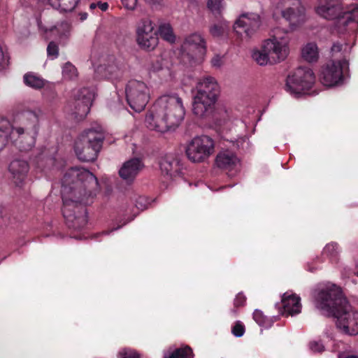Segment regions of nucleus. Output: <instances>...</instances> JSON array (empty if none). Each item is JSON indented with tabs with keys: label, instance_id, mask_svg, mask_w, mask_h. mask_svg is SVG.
Segmentation results:
<instances>
[{
	"label": "nucleus",
	"instance_id": "obj_1",
	"mask_svg": "<svg viewBox=\"0 0 358 358\" xmlns=\"http://www.w3.org/2000/svg\"><path fill=\"white\" fill-rule=\"evenodd\" d=\"M62 184L63 215L69 228L80 230L87 223V210L83 203L95 194L98 180L85 169L71 168L65 173Z\"/></svg>",
	"mask_w": 358,
	"mask_h": 358
},
{
	"label": "nucleus",
	"instance_id": "obj_2",
	"mask_svg": "<svg viewBox=\"0 0 358 358\" xmlns=\"http://www.w3.org/2000/svg\"><path fill=\"white\" fill-rule=\"evenodd\" d=\"M185 114L182 100L177 94L160 96L147 113L145 126L162 133L174 130L182 122Z\"/></svg>",
	"mask_w": 358,
	"mask_h": 358
},
{
	"label": "nucleus",
	"instance_id": "obj_3",
	"mask_svg": "<svg viewBox=\"0 0 358 358\" xmlns=\"http://www.w3.org/2000/svg\"><path fill=\"white\" fill-rule=\"evenodd\" d=\"M220 94V87L215 78L206 76L200 78L195 87L192 105L193 114L200 119L212 117Z\"/></svg>",
	"mask_w": 358,
	"mask_h": 358
},
{
	"label": "nucleus",
	"instance_id": "obj_4",
	"mask_svg": "<svg viewBox=\"0 0 358 358\" xmlns=\"http://www.w3.org/2000/svg\"><path fill=\"white\" fill-rule=\"evenodd\" d=\"M342 8L337 1L331 0L320 6L317 13L327 20L336 18L335 27L338 33L343 34L351 23H358V6L352 5L346 10L341 12Z\"/></svg>",
	"mask_w": 358,
	"mask_h": 358
},
{
	"label": "nucleus",
	"instance_id": "obj_5",
	"mask_svg": "<svg viewBox=\"0 0 358 358\" xmlns=\"http://www.w3.org/2000/svg\"><path fill=\"white\" fill-rule=\"evenodd\" d=\"M105 137L101 128L90 129L82 134L75 143V152L83 162L95 160L100 152Z\"/></svg>",
	"mask_w": 358,
	"mask_h": 358
},
{
	"label": "nucleus",
	"instance_id": "obj_6",
	"mask_svg": "<svg viewBox=\"0 0 358 358\" xmlns=\"http://www.w3.org/2000/svg\"><path fill=\"white\" fill-rule=\"evenodd\" d=\"M21 125L12 129L10 134L19 136L18 147L22 151L30 150L35 144L38 134V116L33 111H27L20 115Z\"/></svg>",
	"mask_w": 358,
	"mask_h": 358
},
{
	"label": "nucleus",
	"instance_id": "obj_7",
	"mask_svg": "<svg viewBox=\"0 0 358 358\" xmlns=\"http://www.w3.org/2000/svg\"><path fill=\"white\" fill-rule=\"evenodd\" d=\"M346 301L340 289L336 287L320 290L315 296L316 308L328 317L338 315V311L345 308Z\"/></svg>",
	"mask_w": 358,
	"mask_h": 358
},
{
	"label": "nucleus",
	"instance_id": "obj_8",
	"mask_svg": "<svg viewBox=\"0 0 358 358\" xmlns=\"http://www.w3.org/2000/svg\"><path fill=\"white\" fill-rule=\"evenodd\" d=\"M315 81V77L310 69L299 67L288 76L286 88L291 94L299 95L310 90Z\"/></svg>",
	"mask_w": 358,
	"mask_h": 358
},
{
	"label": "nucleus",
	"instance_id": "obj_9",
	"mask_svg": "<svg viewBox=\"0 0 358 358\" xmlns=\"http://www.w3.org/2000/svg\"><path fill=\"white\" fill-rule=\"evenodd\" d=\"M214 151V142L208 136L194 137L187 145L186 155L192 162L199 163L207 159Z\"/></svg>",
	"mask_w": 358,
	"mask_h": 358
},
{
	"label": "nucleus",
	"instance_id": "obj_10",
	"mask_svg": "<svg viewBox=\"0 0 358 358\" xmlns=\"http://www.w3.org/2000/svg\"><path fill=\"white\" fill-rule=\"evenodd\" d=\"M183 57L190 60H201L206 52V42L204 38L198 33L188 35L184 40L182 46Z\"/></svg>",
	"mask_w": 358,
	"mask_h": 358
},
{
	"label": "nucleus",
	"instance_id": "obj_11",
	"mask_svg": "<svg viewBox=\"0 0 358 358\" xmlns=\"http://www.w3.org/2000/svg\"><path fill=\"white\" fill-rule=\"evenodd\" d=\"M138 45L145 50H154L158 44L157 32L154 30V24L148 17L141 20L137 27Z\"/></svg>",
	"mask_w": 358,
	"mask_h": 358
},
{
	"label": "nucleus",
	"instance_id": "obj_12",
	"mask_svg": "<svg viewBox=\"0 0 358 358\" xmlns=\"http://www.w3.org/2000/svg\"><path fill=\"white\" fill-rule=\"evenodd\" d=\"M261 24L262 20L259 14L248 13L239 16L234 24V28L238 35L250 38L257 31Z\"/></svg>",
	"mask_w": 358,
	"mask_h": 358
},
{
	"label": "nucleus",
	"instance_id": "obj_13",
	"mask_svg": "<svg viewBox=\"0 0 358 358\" xmlns=\"http://www.w3.org/2000/svg\"><path fill=\"white\" fill-rule=\"evenodd\" d=\"M334 317L337 319V328L343 333L350 336L358 334V311L350 309L347 301L345 308L339 310L338 315H335Z\"/></svg>",
	"mask_w": 358,
	"mask_h": 358
},
{
	"label": "nucleus",
	"instance_id": "obj_14",
	"mask_svg": "<svg viewBox=\"0 0 358 358\" xmlns=\"http://www.w3.org/2000/svg\"><path fill=\"white\" fill-rule=\"evenodd\" d=\"M265 51L269 55L271 63L276 64L284 61L288 56L289 50L287 45V41H278V33L263 42Z\"/></svg>",
	"mask_w": 358,
	"mask_h": 358
},
{
	"label": "nucleus",
	"instance_id": "obj_15",
	"mask_svg": "<svg viewBox=\"0 0 358 358\" xmlns=\"http://www.w3.org/2000/svg\"><path fill=\"white\" fill-rule=\"evenodd\" d=\"M73 103V113L76 118L81 120L86 117L94 99V93L90 88L84 87L78 91Z\"/></svg>",
	"mask_w": 358,
	"mask_h": 358
},
{
	"label": "nucleus",
	"instance_id": "obj_16",
	"mask_svg": "<svg viewBox=\"0 0 358 358\" xmlns=\"http://www.w3.org/2000/svg\"><path fill=\"white\" fill-rule=\"evenodd\" d=\"M348 64L345 59L338 62H330L322 69L320 80L324 85L334 86L343 78V64Z\"/></svg>",
	"mask_w": 358,
	"mask_h": 358
},
{
	"label": "nucleus",
	"instance_id": "obj_17",
	"mask_svg": "<svg viewBox=\"0 0 358 358\" xmlns=\"http://www.w3.org/2000/svg\"><path fill=\"white\" fill-rule=\"evenodd\" d=\"M162 174L167 179H172L179 175L181 166L177 159L171 155L162 157L159 161Z\"/></svg>",
	"mask_w": 358,
	"mask_h": 358
},
{
	"label": "nucleus",
	"instance_id": "obj_18",
	"mask_svg": "<svg viewBox=\"0 0 358 358\" xmlns=\"http://www.w3.org/2000/svg\"><path fill=\"white\" fill-rule=\"evenodd\" d=\"M282 315L287 316H293L299 314L301 310V304L300 303V297L295 294L285 293L282 297Z\"/></svg>",
	"mask_w": 358,
	"mask_h": 358
},
{
	"label": "nucleus",
	"instance_id": "obj_19",
	"mask_svg": "<svg viewBox=\"0 0 358 358\" xmlns=\"http://www.w3.org/2000/svg\"><path fill=\"white\" fill-rule=\"evenodd\" d=\"M9 171L13 176V182L16 185L20 186L27 177L29 164L24 160L16 159L10 164Z\"/></svg>",
	"mask_w": 358,
	"mask_h": 358
},
{
	"label": "nucleus",
	"instance_id": "obj_20",
	"mask_svg": "<svg viewBox=\"0 0 358 358\" xmlns=\"http://www.w3.org/2000/svg\"><path fill=\"white\" fill-rule=\"evenodd\" d=\"M215 163L220 169L231 171L236 168L239 163V159L234 153L225 150L217 155Z\"/></svg>",
	"mask_w": 358,
	"mask_h": 358
},
{
	"label": "nucleus",
	"instance_id": "obj_21",
	"mask_svg": "<svg viewBox=\"0 0 358 358\" xmlns=\"http://www.w3.org/2000/svg\"><path fill=\"white\" fill-rule=\"evenodd\" d=\"M38 26L45 33H50L52 36H57L60 41L67 39L70 36L71 29L70 24L65 21L52 27H43L41 23H38Z\"/></svg>",
	"mask_w": 358,
	"mask_h": 358
},
{
	"label": "nucleus",
	"instance_id": "obj_22",
	"mask_svg": "<svg viewBox=\"0 0 358 358\" xmlns=\"http://www.w3.org/2000/svg\"><path fill=\"white\" fill-rule=\"evenodd\" d=\"M150 100V92L143 82H136V112L143 110Z\"/></svg>",
	"mask_w": 358,
	"mask_h": 358
},
{
	"label": "nucleus",
	"instance_id": "obj_23",
	"mask_svg": "<svg viewBox=\"0 0 358 358\" xmlns=\"http://www.w3.org/2000/svg\"><path fill=\"white\" fill-rule=\"evenodd\" d=\"M118 174L124 184L131 185L134 182V159L131 158L124 162L118 171Z\"/></svg>",
	"mask_w": 358,
	"mask_h": 358
},
{
	"label": "nucleus",
	"instance_id": "obj_24",
	"mask_svg": "<svg viewBox=\"0 0 358 358\" xmlns=\"http://www.w3.org/2000/svg\"><path fill=\"white\" fill-rule=\"evenodd\" d=\"M301 57L309 63L316 62L319 59V50L316 43H308L301 51Z\"/></svg>",
	"mask_w": 358,
	"mask_h": 358
},
{
	"label": "nucleus",
	"instance_id": "obj_25",
	"mask_svg": "<svg viewBox=\"0 0 358 358\" xmlns=\"http://www.w3.org/2000/svg\"><path fill=\"white\" fill-rule=\"evenodd\" d=\"M51 6L63 12H71L79 0H48Z\"/></svg>",
	"mask_w": 358,
	"mask_h": 358
},
{
	"label": "nucleus",
	"instance_id": "obj_26",
	"mask_svg": "<svg viewBox=\"0 0 358 358\" xmlns=\"http://www.w3.org/2000/svg\"><path fill=\"white\" fill-rule=\"evenodd\" d=\"M282 15L292 24L296 25L303 20V8L282 10Z\"/></svg>",
	"mask_w": 358,
	"mask_h": 358
},
{
	"label": "nucleus",
	"instance_id": "obj_27",
	"mask_svg": "<svg viewBox=\"0 0 358 358\" xmlns=\"http://www.w3.org/2000/svg\"><path fill=\"white\" fill-rule=\"evenodd\" d=\"M229 29V23L222 17L218 19L210 27L209 31L213 37H220L222 36Z\"/></svg>",
	"mask_w": 358,
	"mask_h": 358
},
{
	"label": "nucleus",
	"instance_id": "obj_28",
	"mask_svg": "<svg viewBox=\"0 0 358 358\" xmlns=\"http://www.w3.org/2000/svg\"><path fill=\"white\" fill-rule=\"evenodd\" d=\"M265 50L266 49L264 48V45L262 43L260 49L255 50L252 54L253 60L260 66H264L268 64H273L271 63L269 55L267 54V51H265Z\"/></svg>",
	"mask_w": 358,
	"mask_h": 358
},
{
	"label": "nucleus",
	"instance_id": "obj_29",
	"mask_svg": "<svg viewBox=\"0 0 358 358\" xmlns=\"http://www.w3.org/2000/svg\"><path fill=\"white\" fill-rule=\"evenodd\" d=\"M159 34L165 41L173 43L176 41V36L170 24L164 23L159 25Z\"/></svg>",
	"mask_w": 358,
	"mask_h": 358
},
{
	"label": "nucleus",
	"instance_id": "obj_30",
	"mask_svg": "<svg viewBox=\"0 0 358 358\" xmlns=\"http://www.w3.org/2000/svg\"><path fill=\"white\" fill-rule=\"evenodd\" d=\"M24 82L27 86L34 89H41L45 85L44 80L33 73H26L24 76Z\"/></svg>",
	"mask_w": 358,
	"mask_h": 358
},
{
	"label": "nucleus",
	"instance_id": "obj_31",
	"mask_svg": "<svg viewBox=\"0 0 358 358\" xmlns=\"http://www.w3.org/2000/svg\"><path fill=\"white\" fill-rule=\"evenodd\" d=\"M192 349L186 346L176 349L171 352H169L164 355V358H192Z\"/></svg>",
	"mask_w": 358,
	"mask_h": 358
},
{
	"label": "nucleus",
	"instance_id": "obj_32",
	"mask_svg": "<svg viewBox=\"0 0 358 358\" xmlns=\"http://www.w3.org/2000/svg\"><path fill=\"white\" fill-rule=\"evenodd\" d=\"M10 133L9 123L0 125V151L4 148L8 142V137Z\"/></svg>",
	"mask_w": 358,
	"mask_h": 358
},
{
	"label": "nucleus",
	"instance_id": "obj_33",
	"mask_svg": "<svg viewBox=\"0 0 358 358\" xmlns=\"http://www.w3.org/2000/svg\"><path fill=\"white\" fill-rule=\"evenodd\" d=\"M62 75L65 79L72 80L77 77V69L72 64L67 62L63 66Z\"/></svg>",
	"mask_w": 358,
	"mask_h": 358
},
{
	"label": "nucleus",
	"instance_id": "obj_34",
	"mask_svg": "<svg viewBox=\"0 0 358 358\" xmlns=\"http://www.w3.org/2000/svg\"><path fill=\"white\" fill-rule=\"evenodd\" d=\"M222 0H208V7L215 15H220L222 5Z\"/></svg>",
	"mask_w": 358,
	"mask_h": 358
},
{
	"label": "nucleus",
	"instance_id": "obj_35",
	"mask_svg": "<svg viewBox=\"0 0 358 358\" xmlns=\"http://www.w3.org/2000/svg\"><path fill=\"white\" fill-rule=\"evenodd\" d=\"M126 99L129 106L134 108V93L133 83L129 82L125 88Z\"/></svg>",
	"mask_w": 358,
	"mask_h": 358
},
{
	"label": "nucleus",
	"instance_id": "obj_36",
	"mask_svg": "<svg viewBox=\"0 0 358 358\" xmlns=\"http://www.w3.org/2000/svg\"><path fill=\"white\" fill-rule=\"evenodd\" d=\"M281 3L285 7L284 10L302 9L299 0H282Z\"/></svg>",
	"mask_w": 358,
	"mask_h": 358
},
{
	"label": "nucleus",
	"instance_id": "obj_37",
	"mask_svg": "<svg viewBox=\"0 0 358 358\" xmlns=\"http://www.w3.org/2000/svg\"><path fill=\"white\" fill-rule=\"evenodd\" d=\"M47 54L48 57H51L52 59H55L59 55V48L58 45L53 41L49 43L47 47Z\"/></svg>",
	"mask_w": 358,
	"mask_h": 358
},
{
	"label": "nucleus",
	"instance_id": "obj_38",
	"mask_svg": "<svg viewBox=\"0 0 358 358\" xmlns=\"http://www.w3.org/2000/svg\"><path fill=\"white\" fill-rule=\"evenodd\" d=\"M149 204L150 203L148 199L145 196H140L136 201V208L141 210H145Z\"/></svg>",
	"mask_w": 358,
	"mask_h": 358
},
{
	"label": "nucleus",
	"instance_id": "obj_39",
	"mask_svg": "<svg viewBox=\"0 0 358 358\" xmlns=\"http://www.w3.org/2000/svg\"><path fill=\"white\" fill-rule=\"evenodd\" d=\"M338 245L334 243L327 244L324 248V253L327 255L336 256L337 254Z\"/></svg>",
	"mask_w": 358,
	"mask_h": 358
},
{
	"label": "nucleus",
	"instance_id": "obj_40",
	"mask_svg": "<svg viewBox=\"0 0 358 358\" xmlns=\"http://www.w3.org/2000/svg\"><path fill=\"white\" fill-rule=\"evenodd\" d=\"M245 332L244 326L240 322H237L232 328V333L236 337H241Z\"/></svg>",
	"mask_w": 358,
	"mask_h": 358
},
{
	"label": "nucleus",
	"instance_id": "obj_41",
	"mask_svg": "<svg viewBox=\"0 0 358 358\" xmlns=\"http://www.w3.org/2000/svg\"><path fill=\"white\" fill-rule=\"evenodd\" d=\"M144 157L140 154H138L137 156H136V174L143 171L145 166L144 164Z\"/></svg>",
	"mask_w": 358,
	"mask_h": 358
},
{
	"label": "nucleus",
	"instance_id": "obj_42",
	"mask_svg": "<svg viewBox=\"0 0 358 358\" xmlns=\"http://www.w3.org/2000/svg\"><path fill=\"white\" fill-rule=\"evenodd\" d=\"M309 347L313 352H322L324 350V346L319 341L310 342Z\"/></svg>",
	"mask_w": 358,
	"mask_h": 358
},
{
	"label": "nucleus",
	"instance_id": "obj_43",
	"mask_svg": "<svg viewBox=\"0 0 358 358\" xmlns=\"http://www.w3.org/2000/svg\"><path fill=\"white\" fill-rule=\"evenodd\" d=\"M117 357L118 358H134V353L131 350L124 348L119 352Z\"/></svg>",
	"mask_w": 358,
	"mask_h": 358
},
{
	"label": "nucleus",
	"instance_id": "obj_44",
	"mask_svg": "<svg viewBox=\"0 0 358 358\" xmlns=\"http://www.w3.org/2000/svg\"><path fill=\"white\" fill-rule=\"evenodd\" d=\"M211 64H212V66L214 67H217V68L220 67L223 64L222 57H221L218 55H215L211 59Z\"/></svg>",
	"mask_w": 358,
	"mask_h": 358
},
{
	"label": "nucleus",
	"instance_id": "obj_45",
	"mask_svg": "<svg viewBox=\"0 0 358 358\" xmlns=\"http://www.w3.org/2000/svg\"><path fill=\"white\" fill-rule=\"evenodd\" d=\"M245 298L242 294H238L234 299V306L236 307L241 306L244 304Z\"/></svg>",
	"mask_w": 358,
	"mask_h": 358
},
{
	"label": "nucleus",
	"instance_id": "obj_46",
	"mask_svg": "<svg viewBox=\"0 0 358 358\" xmlns=\"http://www.w3.org/2000/svg\"><path fill=\"white\" fill-rule=\"evenodd\" d=\"M276 33H278V41H284V39L282 38H285V40H286L287 41V45L288 46V43H289V37L287 36V33L285 32L283 34V35L281 36V33H280V29L277 28L274 30V34L275 35Z\"/></svg>",
	"mask_w": 358,
	"mask_h": 358
},
{
	"label": "nucleus",
	"instance_id": "obj_47",
	"mask_svg": "<svg viewBox=\"0 0 358 358\" xmlns=\"http://www.w3.org/2000/svg\"><path fill=\"white\" fill-rule=\"evenodd\" d=\"M122 3L126 9L129 10L134 9V0H122Z\"/></svg>",
	"mask_w": 358,
	"mask_h": 358
},
{
	"label": "nucleus",
	"instance_id": "obj_48",
	"mask_svg": "<svg viewBox=\"0 0 358 358\" xmlns=\"http://www.w3.org/2000/svg\"><path fill=\"white\" fill-rule=\"evenodd\" d=\"M343 50V45L338 43H334L331 47L332 55H336V53L341 52Z\"/></svg>",
	"mask_w": 358,
	"mask_h": 358
},
{
	"label": "nucleus",
	"instance_id": "obj_49",
	"mask_svg": "<svg viewBox=\"0 0 358 358\" xmlns=\"http://www.w3.org/2000/svg\"><path fill=\"white\" fill-rule=\"evenodd\" d=\"M253 317L257 322H262V312L256 310L253 313Z\"/></svg>",
	"mask_w": 358,
	"mask_h": 358
},
{
	"label": "nucleus",
	"instance_id": "obj_50",
	"mask_svg": "<svg viewBox=\"0 0 358 358\" xmlns=\"http://www.w3.org/2000/svg\"><path fill=\"white\" fill-rule=\"evenodd\" d=\"M97 7H99L102 11H106L108 8V4L106 2L103 3L99 1Z\"/></svg>",
	"mask_w": 358,
	"mask_h": 358
},
{
	"label": "nucleus",
	"instance_id": "obj_51",
	"mask_svg": "<svg viewBox=\"0 0 358 358\" xmlns=\"http://www.w3.org/2000/svg\"><path fill=\"white\" fill-rule=\"evenodd\" d=\"M152 4H161L164 0H145Z\"/></svg>",
	"mask_w": 358,
	"mask_h": 358
},
{
	"label": "nucleus",
	"instance_id": "obj_52",
	"mask_svg": "<svg viewBox=\"0 0 358 358\" xmlns=\"http://www.w3.org/2000/svg\"><path fill=\"white\" fill-rule=\"evenodd\" d=\"M80 15V19L81 21H84L87 19V13H80L79 14Z\"/></svg>",
	"mask_w": 358,
	"mask_h": 358
},
{
	"label": "nucleus",
	"instance_id": "obj_53",
	"mask_svg": "<svg viewBox=\"0 0 358 358\" xmlns=\"http://www.w3.org/2000/svg\"><path fill=\"white\" fill-rule=\"evenodd\" d=\"M97 6H98V2L97 3H92L90 5V9L94 10L97 7Z\"/></svg>",
	"mask_w": 358,
	"mask_h": 358
},
{
	"label": "nucleus",
	"instance_id": "obj_54",
	"mask_svg": "<svg viewBox=\"0 0 358 358\" xmlns=\"http://www.w3.org/2000/svg\"><path fill=\"white\" fill-rule=\"evenodd\" d=\"M344 358H358V356H355V355H349V356H347Z\"/></svg>",
	"mask_w": 358,
	"mask_h": 358
},
{
	"label": "nucleus",
	"instance_id": "obj_55",
	"mask_svg": "<svg viewBox=\"0 0 358 358\" xmlns=\"http://www.w3.org/2000/svg\"><path fill=\"white\" fill-rule=\"evenodd\" d=\"M135 357H136V358H140V355L136 352Z\"/></svg>",
	"mask_w": 358,
	"mask_h": 358
},
{
	"label": "nucleus",
	"instance_id": "obj_56",
	"mask_svg": "<svg viewBox=\"0 0 358 358\" xmlns=\"http://www.w3.org/2000/svg\"><path fill=\"white\" fill-rule=\"evenodd\" d=\"M120 227V226H118L116 228H114L113 230H117V229H119Z\"/></svg>",
	"mask_w": 358,
	"mask_h": 358
},
{
	"label": "nucleus",
	"instance_id": "obj_57",
	"mask_svg": "<svg viewBox=\"0 0 358 358\" xmlns=\"http://www.w3.org/2000/svg\"><path fill=\"white\" fill-rule=\"evenodd\" d=\"M357 276H358V271H357Z\"/></svg>",
	"mask_w": 358,
	"mask_h": 358
}]
</instances>
